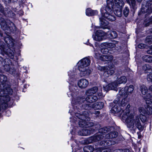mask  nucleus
<instances>
[{
	"label": "nucleus",
	"mask_w": 152,
	"mask_h": 152,
	"mask_svg": "<svg viewBox=\"0 0 152 152\" xmlns=\"http://www.w3.org/2000/svg\"><path fill=\"white\" fill-rule=\"evenodd\" d=\"M7 81V78L5 75L0 74V104L2 105L3 108H4L7 106L6 102L9 101L10 97L9 95L12 94L13 91L10 87L6 86L5 83Z\"/></svg>",
	"instance_id": "f257e3e1"
},
{
	"label": "nucleus",
	"mask_w": 152,
	"mask_h": 152,
	"mask_svg": "<svg viewBox=\"0 0 152 152\" xmlns=\"http://www.w3.org/2000/svg\"><path fill=\"white\" fill-rule=\"evenodd\" d=\"M83 114L77 113L75 114V116L80 120L79 121V126L81 127H85L86 129H83L82 130L79 131L78 133L79 135L86 136L89 135L92 133L93 131L91 128L86 129L89 126V125L90 122L88 121L90 120L89 117V114L87 111H84L83 113Z\"/></svg>",
	"instance_id": "f03ea898"
},
{
	"label": "nucleus",
	"mask_w": 152,
	"mask_h": 152,
	"mask_svg": "<svg viewBox=\"0 0 152 152\" xmlns=\"http://www.w3.org/2000/svg\"><path fill=\"white\" fill-rule=\"evenodd\" d=\"M90 63V60L87 57L82 59L78 62V68L80 72V74L81 77L88 76L91 73V70L87 67Z\"/></svg>",
	"instance_id": "7ed1b4c3"
},
{
	"label": "nucleus",
	"mask_w": 152,
	"mask_h": 152,
	"mask_svg": "<svg viewBox=\"0 0 152 152\" xmlns=\"http://www.w3.org/2000/svg\"><path fill=\"white\" fill-rule=\"evenodd\" d=\"M118 96L120 95V97L118 96L119 98H117L114 101V102L115 104L113 107L112 111L113 113H117L119 112H123L124 111L123 108L122 107L126 105L127 102L128 101L127 98V97H125L122 96V95H119L118 93Z\"/></svg>",
	"instance_id": "20e7f679"
},
{
	"label": "nucleus",
	"mask_w": 152,
	"mask_h": 152,
	"mask_svg": "<svg viewBox=\"0 0 152 152\" xmlns=\"http://www.w3.org/2000/svg\"><path fill=\"white\" fill-rule=\"evenodd\" d=\"M0 24L2 28L6 33L10 34L16 30L15 25L9 19L4 20L3 18H1Z\"/></svg>",
	"instance_id": "39448f33"
},
{
	"label": "nucleus",
	"mask_w": 152,
	"mask_h": 152,
	"mask_svg": "<svg viewBox=\"0 0 152 152\" xmlns=\"http://www.w3.org/2000/svg\"><path fill=\"white\" fill-rule=\"evenodd\" d=\"M118 135V133L117 132H110L105 135L104 140L100 142V145L104 147L114 145L115 142L112 140V138H116Z\"/></svg>",
	"instance_id": "423d86ee"
},
{
	"label": "nucleus",
	"mask_w": 152,
	"mask_h": 152,
	"mask_svg": "<svg viewBox=\"0 0 152 152\" xmlns=\"http://www.w3.org/2000/svg\"><path fill=\"white\" fill-rule=\"evenodd\" d=\"M144 98L146 102L145 108L143 107L140 108L139 111L141 113H147L149 114H152V102L151 101L152 100V96L150 94H148Z\"/></svg>",
	"instance_id": "0eeeda50"
},
{
	"label": "nucleus",
	"mask_w": 152,
	"mask_h": 152,
	"mask_svg": "<svg viewBox=\"0 0 152 152\" xmlns=\"http://www.w3.org/2000/svg\"><path fill=\"white\" fill-rule=\"evenodd\" d=\"M85 100V99L83 96L77 97L74 99L75 105L74 106V108L75 110H77L79 112L75 113V114L76 113H78L81 114V115H83V113L84 111H87L88 113V111H83L82 113L80 111V110H82V109H84L85 110L83 107V106L84 104H82Z\"/></svg>",
	"instance_id": "6e6552de"
},
{
	"label": "nucleus",
	"mask_w": 152,
	"mask_h": 152,
	"mask_svg": "<svg viewBox=\"0 0 152 152\" xmlns=\"http://www.w3.org/2000/svg\"><path fill=\"white\" fill-rule=\"evenodd\" d=\"M130 107L129 104H128L125 110V114L123 115L122 118L123 119H125L126 122L127 124L128 127L130 128H133V115L131 113L129 115L130 110L129 108Z\"/></svg>",
	"instance_id": "1a4fd4ad"
},
{
	"label": "nucleus",
	"mask_w": 152,
	"mask_h": 152,
	"mask_svg": "<svg viewBox=\"0 0 152 152\" xmlns=\"http://www.w3.org/2000/svg\"><path fill=\"white\" fill-rule=\"evenodd\" d=\"M101 12L102 17L111 21H114L115 20V17L111 15L113 12L112 9L107 7H104L101 9Z\"/></svg>",
	"instance_id": "9d476101"
},
{
	"label": "nucleus",
	"mask_w": 152,
	"mask_h": 152,
	"mask_svg": "<svg viewBox=\"0 0 152 152\" xmlns=\"http://www.w3.org/2000/svg\"><path fill=\"white\" fill-rule=\"evenodd\" d=\"M3 64L4 69L6 71L9 72L11 74L14 73L15 69L14 66L10 59L9 58L5 59L4 60Z\"/></svg>",
	"instance_id": "9b49d317"
},
{
	"label": "nucleus",
	"mask_w": 152,
	"mask_h": 152,
	"mask_svg": "<svg viewBox=\"0 0 152 152\" xmlns=\"http://www.w3.org/2000/svg\"><path fill=\"white\" fill-rule=\"evenodd\" d=\"M104 104L102 102H97L92 104H84V108L86 110H90L92 108L96 110H99L102 109L103 107Z\"/></svg>",
	"instance_id": "f8f14e48"
},
{
	"label": "nucleus",
	"mask_w": 152,
	"mask_h": 152,
	"mask_svg": "<svg viewBox=\"0 0 152 152\" xmlns=\"http://www.w3.org/2000/svg\"><path fill=\"white\" fill-rule=\"evenodd\" d=\"M97 92L99 96H102V93L101 86H99L98 87L95 86L89 89L86 91V95H93L95 94Z\"/></svg>",
	"instance_id": "ddd939ff"
},
{
	"label": "nucleus",
	"mask_w": 152,
	"mask_h": 152,
	"mask_svg": "<svg viewBox=\"0 0 152 152\" xmlns=\"http://www.w3.org/2000/svg\"><path fill=\"white\" fill-rule=\"evenodd\" d=\"M133 91V86L130 85L129 87L126 86L119 91V94L122 95L123 97L124 96L127 97L129 94H132Z\"/></svg>",
	"instance_id": "4468645a"
},
{
	"label": "nucleus",
	"mask_w": 152,
	"mask_h": 152,
	"mask_svg": "<svg viewBox=\"0 0 152 152\" xmlns=\"http://www.w3.org/2000/svg\"><path fill=\"white\" fill-rule=\"evenodd\" d=\"M106 35V33L103 31L98 30L96 32L95 35L93 37V38L95 41H100L104 39V36Z\"/></svg>",
	"instance_id": "2eb2a0df"
},
{
	"label": "nucleus",
	"mask_w": 152,
	"mask_h": 152,
	"mask_svg": "<svg viewBox=\"0 0 152 152\" xmlns=\"http://www.w3.org/2000/svg\"><path fill=\"white\" fill-rule=\"evenodd\" d=\"M104 137V136L98 132L93 136L90 137L89 139L91 140V142H92L102 140Z\"/></svg>",
	"instance_id": "dca6fc26"
},
{
	"label": "nucleus",
	"mask_w": 152,
	"mask_h": 152,
	"mask_svg": "<svg viewBox=\"0 0 152 152\" xmlns=\"http://www.w3.org/2000/svg\"><path fill=\"white\" fill-rule=\"evenodd\" d=\"M118 85L115 82H114L111 83H109L105 86H103V89L104 91H107L110 90H115L117 91L115 88L117 87Z\"/></svg>",
	"instance_id": "f3484780"
},
{
	"label": "nucleus",
	"mask_w": 152,
	"mask_h": 152,
	"mask_svg": "<svg viewBox=\"0 0 152 152\" xmlns=\"http://www.w3.org/2000/svg\"><path fill=\"white\" fill-rule=\"evenodd\" d=\"M88 84V81L85 79H81L78 82V85L81 88H86L87 87Z\"/></svg>",
	"instance_id": "a211bd4d"
},
{
	"label": "nucleus",
	"mask_w": 152,
	"mask_h": 152,
	"mask_svg": "<svg viewBox=\"0 0 152 152\" xmlns=\"http://www.w3.org/2000/svg\"><path fill=\"white\" fill-rule=\"evenodd\" d=\"M134 122L135 126L140 131H142L143 130L145 126L144 125L141 124L138 116H137L136 117V120Z\"/></svg>",
	"instance_id": "6ab92c4d"
},
{
	"label": "nucleus",
	"mask_w": 152,
	"mask_h": 152,
	"mask_svg": "<svg viewBox=\"0 0 152 152\" xmlns=\"http://www.w3.org/2000/svg\"><path fill=\"white\" fill-rule=\"evenodd\" d=\"M85 100L89 103H92L96 102L98 100L97 97L95 95H87Z\"/></svg>",
	"instance_id": "aec40b11"
},
{
	"label": "nucleus",
	"mask_w": 152,
	"mask_h": 152,
	"mask_svg": "<svg viewBox=\"0 0 152 152\" xmlns=\"http://www.w3.org/2000/svg\"><path fill=\"white\" fill-rule=\"evenodd\" d=\"M115 72L114 70L113 69H110L109 67H107V69L103 73L104 77H108L113 74Z\"/></svg>",
	"instance_id": "412c9836"
},
{
	"label": "nucleus",
	"mask_w": 152,
	"mask_h": 152,
	"mask_svg": "<svg viewBox=\"0 0 152 152\" xmlns=\"http://www.w3.org/2000/svg\"><path fill=\"white\" fill-rule=\"evenodd\" d=\"M116 43V42H114L113 43L106 42L102 43L101 45L102 47H103L104 48H112L115 47Z\"/></svg>",
	"instance_id": "4be33fe9"
},
{
	"label": "nucleus",
	"mask_w": 152,
	"mask_h": 152,
	"mask_svg": "<svg viewBox=\"0 0 152 152\" xmlns=\"http://www.w3.org/2000/svg\"><path fill=\"white\" fill-rule=\"evenodd\" d=\"M114 9H122L124 5V3L122 0H115Z\"/></svg>",
	"instance_id": "5701e85b"
},
{
	"label": "nucleus",
	"mask_w": 152,
	"mask_h": 152,
	"mask_svg": "<svg viewBox=\"0 0 152 152\" xmlns=\"http://www.w3.org/2000/svg\"><path fill=\"white\" fill-rule=\"evenodd\" d=\"M77 74V73L74 71H69L68 72V75L69 76V83L73 82L75 80V76Z\"/></svg>",
	"instance_id": "b1692460"
},
{
	"label": "nucleus",
	"mask_w": 152,
	"mask_h": 152,
	"mask_svg": "<svg viewBox=\"0 0 152 152\" xmlns=\"http://www.w3.org/2000/svg\"><path fill=\"white\" fill-rule=\"evenodd\" d=\"M99 20L101 27L104 29L106 28V26L108 25V22L103 18H100Z\"/></svg>",
	"instance_id": "393cba45"
},
{
	"label": "nucleus",
	"mask_w": 152,
	"mask_h": 152,
	"mask_svg": "<svg viewBox=\"0 0 152 152\" xmlns=\"http://www.w3.org/2000/svg\"><path fill=\"white\" fill-rule=\"evenodd\" d=\"M107 37L110 39H114L117 37V33L115 31H110L106 33Z\"/></svg>",
	"instance_id": "a878e982"
},
{
	"label": "nucleus",
	"mask_w": 152,
	"mask_h": 152,
	"mask_svg": "<svg viewBox=\"0 0 152 152\" xmlns=\"http://www.w3.org/2000/svg\"><path fill=\"white\" fill-rule=\"evenodd\" d=\"M113 59L112 55H103L101 58V60L103 61H111Z\"/></svg>",
	"instance_id": "bb28decb"
},
{
	"label": "nucleus",
	"mask_w": 152,
	"mask_h": 152,
	"mask_svg": "<svg viewBox=\"0 0 152 152\" xmlns=\"http://www.w3.org/2000/svg\"><path fill=\"white\" fill-rule=\"evenodd\" d=\"M143 69L145 73H149L152 74V68L151 66L149 64H145L143 66Z\"/></svg>",
	"instance_id": "cd10ccee"
},
{
	"label": "nucleus",
	"mask_w": 152,
	"mask_h": 152,
	"mask_svg": "<svg viewBox=\"0 0 152 152\" xmlns=\"http://www.w3.org/2000/svg\"><path fill=\"white\" fill-rule=\"evenodd\" d=\"M97 13L96 11L92 10L90 8H88L86 10V14L88 16H92L95 15Z\"/></svg>",
	"instance_id": "c85d7f7f"
},
{
	"label": "nucleus",
	"mask_w": 152,
	"mask_h": 152,
	"mask_svg": "<svg viewBox=\"0 0 152 152\" xmlns=\"http://www.w3.org/2000/svg\"><path fill=\"white\" fill-rule=\"evenodd\" d=\"M110 129L107 127H104L99 129L98 132L104 136L105 133L110 131Z\"/></svg>",
	"instance_id": "c756f323"
},
{
	"label": "nucleus",
	"mask_w": 152,
	"mask_h": 152,
	"mask_svg": "<svg viewBox=\"0 0 152 152\" xmlns=\"http://www.w3.org/2000/svg\"><path fill=\"white\" fill-rule=\"evenodd\" d=\"M127 80V79L126 77L122 76L118 78L117 80V82H116L117 83L118 85V84L125 83H126Z\"/></svg>",
	"instance_id": "7c9ffc66"
},
{
	"label": "nucleus",
	"mask_w": 152,
	"mask_h": 152,
	"mask_svg": "<svg viewBox=\"0 0 152 152\" xmlns=\"http://www.w3.org/2000/svg\"><path fill=\"white\" fill-rule=\"evenodd\" d=\"M107 6L105 7H108L112 9H114L115 5H114L113 0H107Z\"/></svg>",
	"instance_id": "2f4dec72"
},
{
	"label": "nucleus",
	"mask_w": 152,
	"mask_h": 152,
	"mask_svg": "<svg viewBox=\"0 0 152 152\" xmlns=\"http://www.w3.org/2000/svg\"><path fill=\"white\" fill-rule=\"evenodd\" d=\"M83 150L84 152H92L94 150L93 146L91 145H87L85 146Z\"/></svg>",
	"instance_id": "473e14b6"
},
{
	"label": "nucleus",
	"mask_w": 152,
	"mask_h": 152,
	"mask_svg": "<svg viewBox=\"0 0 152 152\" xmlns=\"http://www.w3.org/2000/svg\"><path fill=\"white\" fill-rule=\"evenodd\" d=\"M139 112L140 113V118L141 121L142 123L145 122L147 121V118L145 115H143L142 114H144L145 115L147 114L148 115H151V114H148V113H141L140 111Z\"/></svg>",
	"instance_id": "72a5a7b5"
},
{
	"label": "nucleus",
	"mask_w": 152,
	"mask_h": 152,
	"mask_svg": "<svg viewBox=\"0 0 152 152\" xmlns=\"http://www.w3.org/2000/svg\"><path fill=\"white\" fill-rule=\"evenodd\" d=\"M143 60L146 62H151L152 57L150 55H147L143 56L142 57Z\"/></svg>",
	"instance_id": "f704fd0d"
},
{
	"label": "nucleus",
	"mask_w": 152,
	"mask_h": 152,
	"mask_svg": "<svg viewBox=\"0 0 152 152\" xmlns=\"http://www.w3.org/2000/svg\"><path fill=\"white\" fill-rule=\"evenodd\" d=\"M114 9V13L118 17H121V16L122 9L120 8Z\"/></svg>",
	"instance_id": "c9c22d12"
},
{
	"label": "nucleus",
	"mask_w": 152,
	"mask_h": 152,
	"mask_svg": "<svg viewBox=\"0 0 152 152\" xmlns=\"http://www.w3.org/2000/svg\"><path fill=\"white\" fill-rule=\"evenodd\" d=\"M140 90L142 94L145 95L148 91L147 88L144 85H142L140 87Z\"/></svg>",
	"instance_id": "e433bc0d"
},
{
	"label": "nucleus",
	"mask_w": 152,
	"mask_h": 152,
	"mask_svg": "<svg viewBox=\"0 0 152 152\" xmlns=\"http://www.w3.org/2000/svg\"><path fill=\"white\" fill-rule=\"evenodd\" d=\"M141 11L143 13H145L146 12H147L148 13H151L150 8H148L146 7L145 8H142L141 9Z\"/></svg>",
	"instance_id": "4c0bfd02"
},
{
	"label": "nucleus",
	"mask_w": 152,
	"mask_h": 152,
	"mask_svg": "<svg viewBox=\"0 0 152 152\" xmlns=\"http://www.w3.org/2000/svg\"><path fill=\"white\" fill-rule=\"evenodd\" d=\"M12 39L10 37H6L4 38V40L6 43L7 44H10L12 42Z\"/></svg>",
	"instance_id": "58836bf2"
},
{
	"label": "nucleus",
	"mask_w": 152,
	"mask_h": 152,
	"mask_svg": "<svg viewBox=\"0 0 152 152\" xmlns=\"http://www.w3.org/2000/svg\"><path fill=\"white\" fill-rule=\"evenodd\" d=\"M145 41L146 42L149 43H152V35L148 36L146 37Z\"/></svg>",
	"instance_id": "ea45409f"
},
{
	"label": "nucleus",
	"mask_w": 152,
	"mask_h": 152,
	"mask_svg": "<svg viewBox=\"0 0 152 152\" xmlns=\"http://www.w3.org/2000/svg\"><path fill=\"white\" fill-rule=\"evenodd\" d=\"M152 23L150 21V20L149 19L145 20L143 23V25L146 26H148L151 24Z\"/></svg>",
	"instance_id": "a19ab883"
},
{
	"label": "nucleus",
	"mask_w": 152,
	"mask_h": 152,
	"mask_svg": "<svg viewBox=\"0 0 152 152\" xmlns=\"http://www.w3.org/2000/svg\"><path fill=\"white\" fill-rule=\"evenodd\" d=\"M129 10L128 7H126L123 11L125 17H126L129 13Z\"/></svg>",
	"instance_id": "79ce46f5"
},
{
	"label": "nucleus",
	"mask_w": 152,
	"mask_h": 152,
	"mask_svg": "<svg viewBox=\"0 0 152 152\" xmlns=\"http://www.w3.org/2000/svg\"><path fill=\"white\" fill-rule=\"evenodd\" d=\"M107 66H102L99 65L97 66V69L101 71H102L104 72L106 69H107Z\"/></svg>",
	"instance_id": "37998d69"
},
{
	"label": "nucleus",
	"mask_w": 152,
	"mask_h": 152,
	"mask_svg": "<svg viewBox=\"0 0 152 152\" xmlns=\"http://www.w3.org/2000/svg\"><path fill=\"white\" fill-rule=\"evenodd\" d=\"M102 56V55L101 54H100L99 53L95 52V53L94 57L96 58L100 59L101 60V58Z\"/></svg>",
	"instance_id": "c03bdc74"
},
{
	"label": "nucleus",
	"mask_w": 152,
	"mask_h": 152,
	"mask_svg": "<svg viewBox=\"0 0 152 152\" xmlns=\"http://www.w3.org/2000/svg\"><path fill=\"white\" fill-rule=\"evenodd\" d=\"M147 80L149 82H152V75H147Z\"/></svg>",
	"instance_id": "a18cd8bd"
},
{
	"label": "nucleus",
	"mask_w": 152,
	"mask_h": 152,
	"mask_svg": "<svg viewBox=\"0 0 152 152\" xmlns=\"http://www.w3.org/2000/svg\"><path fill=\"white\" fill-rule=\"evenodd\" d=\"M8 55L11 58H13L14 57V53L13 51H11L9 53H8Z\"/></svg>",
	"instance_id": "49530a36"
},
{
	"label": "nucleus",
	"mask_w": 152,
	"mask_h": 152,
	"mask_svg": "<svg viewBox=\"0 0 152 152\" xmlns=\"http://www.w3.org/2000/svg\"><path fill=\"white\" fill-rule=\"evenodd\" d=\"M101 52L104 54H106L108 52V51L107 49L102 48L101 50Z\"/></svg>",
	"instance_id": "de8ad7c7"
},
{
	"label": "nucleus",
	"mask_w": 152,
	"mask_h": 152,
	"mask_svg": "<svg viewBox=\"0 0 152 152\" xmlns=\"http://www.w3.org/2000/svg\"><path fill=\"white\" fill-rule=\"evenodd\" d=\"M100 113V112L99 111H96L94 110V112L91 113V114H94L95 115H96V116H98L99 115Z\"/></svg>",
	"instance_id": "09e8293b"
},
{
	"label": "nucleus",
	"mask_w": 152,
	"mask_h": 152,
	"mask_svg": "<svg viewBox=\"0 0 152 152\" xmlns=\"http://www.w3.org/2000/svg\"><path fill=\"white\" fill-rule=\"evenodd\" d=\"M123 149H118L114 150L113 152H123Z\"/></svg>",
	"instance_id": "8fccbe9b"
},
{
	"label": "nucleus",
	"mask_w": 152,
	"mask_h": 152,
	"mask_svg": "<svg viewBox=\"0 0 152 152\" xmlns=\"http://www.w3.org/2000/svg\"><path fill=\"white\" fill-rule=\"evenodd\" d=\"M138 135V139H141L142 137V135L140 132H137Z\"/></svg>",
	"instance_id": "3c124183"
},
{
	"label": "nucleus",
	"mask_w": 152,
	"mask_h": 152,
	"mask_svg": "<svg viewBox=\"0 0 152 152\" xmlns=\"http://www.w3.org/2000/svg\"><path fill=\"white\" fill-rule=\"evenodd\" d=\"M127 2L129 4L131 3L132 5V6L133 5V0H128Z\"/></svg>",
	"instance_id": "603ef678"
},
{
	"label": "nucleus",
	"mask_w": 152,
	"mask_h": 152,
	"mask_svg": "<svg viewBox=\"0 0 152 152\" xmlns=\"http://www.w3.org/2000/svg\"><path fill=\"white\" fill-rule=\"evenodd\" d=\"M144 45L143 44H140L138 45V47L139 48H142L144 47Z\"/></svg>",
	"instance_id": "864d4df0"
},
{
	"label": "nucleus",
	"mask_w": 152,
	"mask_h": 152,
	"mask_svg": "<svg viewBox=\"0 0 152 152\" xmlns=\"http://www.w3.org/2000/svg\"><path fill=\"white\" fill-rule=\"evenodd\" d=\"M147 52L148 53L152 55V49L148 50Z\"/></svg>",
	"instance_id": "5fc2aeb1"
},
{
	"label": "nucleus",
	"mask_w": 152,
	"mask_h": 152,
	"mask_svg": "<svg viewBox=\"0 0 152 152\" xmlns=\"http://www.w3.org/2000/svg\"><path fill=\"white\" fill-rule=\"evenodd\" d=\"M10 2L15 3L17 2L18 1V0H8Z\"/></svg>",
	"instance_id": "6e6d98bb"
},
{
	"label": "nucleus",
	"mask_w": 152,
	"mask_h": 152,
	"mask_svg": "<svg viewBox=\"0 0 152 152\" xmlns=\"http://www.w3.org/2000/svg\"><path fill=\"white\" fill-rule=\"evenodd\" d=\"M4 10V8L0 4V12H2Z\"/></svg>",
	"instance_id": "4d7b16f0"
},
{
	"label": "nucleus",
	"mask_w": 152,
	"mask_h": 152,
	"mask_svg": "<svg viewBox=\"0 0 152 152\" xmlns=\"http://www.w3.org/2000/svg\"><path fill=\"white\" fill-rule=\"evenodd\" d=\"M4 60L0 56V64H3V61H4Z\"/></svg>",
	"instance_id": "13d9d810"
},
{
	"label": "nucleus",
	"mask_w": 152,
	"mask_h": 152,
	"mask_svg": "<svg viewBox=\"0 0 152 152\" xmlns=\"http://www.w3.org/2000/svg\"><path fill=\"white\" fill-rule=\"evenodd\" d=\"M123 152H131L130 150L127 149H123Z\"/></svg>",
	"instance_id": "bf43d9fd"
},
{
	"label": "nucleus",
	"mask_w": 152,
	"mask_h": 152,
	"mask_svg": "<svg viewBox=\"0 0 152 152\" xmlns=\"http://www.w3.org/2000/svg\"><path fill=\"white\" fill-rule=\"evenodd\" d=\"M149 90L152 92V85L149 87Z\"/></svg>",
	"instance_id": "052dcab7"
},
{
	"label": "nucleus",
	"mask_w": 152,
	"mask_h": 152,
	"mask_svg": "<svg viewBox=\"0 0 152 152\" xmlns=\"http://www.w3.org/2000/svg\"><path fill=\"white\" fill-rule=\"evenodd\" d=\"M149 19L150 20V21L151 22V23H152V16H151V17L150 18H149Z\"/></svg>",
	"instance_id": "680f3d73"
},
{
	"label": "nucleus",
	"mask_w": 152,
	"mask_h": 152,
	"mask_svg": "<svg viewBox=\"0 0 152 152\" xmlns=\"http://www.w3.org/2000/svg\"><path fill=\"white\" fill-rule=\"evenodd\" d=\"M0 35L1 37H2L3 35V34L1 32V31H0Z\"/></svg>",
	"instance_id": "e2e57ef3"
},
{
	"label": "nucleus",
	"mask_w": 152,
	"mask_h": 152,
	"mask_svg": "<svg viewBox=\"0 0 152 152\" xmlns=\"http://www.w3.org/2000/svg\"><path fill=\"white\" fill-rule=\"evenodd\" d=\"M71 92H69L68 93L67 95L69 96H70L69 95V94H71Z\"/></svg>",
	"instance_id": "0e129e2a"
},
{
	"label": "nucleus",
	"mask_w": 152,
	"mask_h": 152,
	"mask_svg": "<svg viewBox=\"0 0 152 152\" xmlns=\"http://www.w3.org/2000/svg\"><path fill=\"white\" fill-rule=\"evenodd\" d=\"M6 113H10V111H7V112H6Z\"/></svg>",
	"instance_id": "69168bd1"
},
{
	"label": "nucleus",
	"mask_w": 152,
	"mask_h": 152,
	"mask_svg": "<svg viewBox=\"0 0 152 152\" xmlns=\"http://www.w3.org/2000/svg\"><path fill=\"white\" fill-rule=\"evenodd\" d=\"M150 32L152 33V28L150 30Z\"/></svg>",
	"instance_id": "338daca9"
},
{
	"label": "nucleus",
	"mask_w": 152,
	"mask_h": 152,
	"mask_svg": "<svg viewBox=\"0 0 152 152\" xmlns=\"http://www.w3.org/2000/svg\"><path fill=\"white\" fill-rule=\"evenodd\" d=\"M151 8V12H152V8Z\"/></svg>",
	"instance_id": "774afa93"
}]
</instances>
